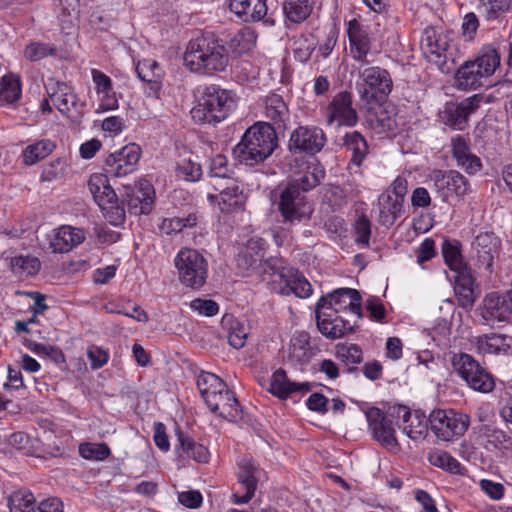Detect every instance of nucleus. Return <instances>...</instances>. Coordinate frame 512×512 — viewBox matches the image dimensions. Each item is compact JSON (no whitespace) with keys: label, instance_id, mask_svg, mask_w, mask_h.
Masks as SVG:
<instances>
[{"label":"nucleus","instance_id":"obj_50","mask_svg":"<svg viewBox=\"0 0 512 512\" xmlns=\"http://www.w3.org/2000/svg\"><path fill=\"white\" fill-rule=\"evenodd\" d=\"M178 441L182 452L189 458H192L199 463H207L210 457V453L204 445L197 443L190 436L178 432Z\"/></svg>","mask_w":512,"mask_h":512},{"label":"nucleus","instance_id":"obj_59","mask_svg":"<svg viewBox=\"0 0 512 512\" xmlns=\"http://www.w3.org/2000/svg\"><path fill=\"white\" fill-rule=\"evenodd\" d=\"M79 454L87 460L104 461L110 456L111 450L106 443H82Z\"/></svg>","mask_w":512,"mask_h":512},{"label":"nucleus","instance_id":"obj_56","mask_svg":"<svg viewBox=\"0 0 512 512\" xmlns=\"http://www.w3.org/2000/svg\"><path fill=\"white\" fill-rule=\"evenodd\" d=\"M21 96V85L18 76L10 73L4 75L0 81V101L12 104Z\"/></svg>","mask_w":512,"mask_h":512},{"label":"nucleus","instance_id":"obj_29","mask_svg":"<svg viewBox=\"0 0 512 512\" xmlns=\"http://www.w3.org/2000/svg\"><path fill=\"white\" fill-rule=\"evenodd\" d=\"M267 242L260 237H251L237 255L236 264L239 269L250 270L262 263Z\"/></svg>","mask_w":512,"mask_h":512},{"label":"nucleus","instance_id":"obj_38","mask_svg":"<svg viewBox=\"0 0 512 512\" xmlns=\"http://www.w3.org/2000/svg\"><path fill=\"white\" fill-rule=\"evenodd\" d=\"M308 382L296 383L291 382L282 368L277 369L270 381L269 391L280 399H286L289 395L296 392H307L310 390Z\"/></svg>","mask_w":512,"mask_h":512},{"label":"nucleus","instance_id":"obj_17","mask_svg":"<svg viewBox=\"0 0 512 512\" xmlns=\"http://www.w3.org/2000/svg\"><path fill=\"white\" fill-rule=\"evenodd\" d=\"M358 114L353 107V97L348 91L338 92L326 108V123L338 126L354 127L358 122Z\"/></svg>","mask_w":512,"mask_h":512},{"label":"nucleus","instance_id":"obj_2","mask_svg":"<svg viewBox=\"0 0 512 512\" xmlns=\"http://www.w3.org/2000/svg\"><path fill=\"white\" fill-rule=\"evenodd\" d=\"M277 146L275 128L269 122H256L245 131L233 153L240 163L255 166L268 159Z\"/></svg>","mask_w":512,"mask_h":512},{"label":"nucleus","instance_id":"obj_14","mask_svg":"<svg viewBox=\"0 0 512 512\" xmlns=\"http://www.w3.org/2000/svg\"><path fill=\"white\" fill-rule=\"evenodd\" d=\"M327 297H321L316 303L315 317L317 328L328 339L335 340L353 331V325L332 311H325Z\"/></svg>","mask_w":512,"mask_h":512},{"label":"nucleus","instance_id":"obj_24","mask_svg":"<svg viewBox=\"0 0 512 512\" xmlns=\"http://www.w3.org/2000/svg\"><path fill=\"white\" fill-rule=\"evenodd\" d=\"M396 416L402 419L399 428L412 440L424 439L430 428L428 417L425 412L418 409L413 412L404 405L394 408Z\"/></svg>","mask_w":512,"mask_h":512},{"label":"nucleus","instance_id":"obj_12","mask_svg":"<svg viewBox=\"0 0 512 512\" xmlns=\"http://www.w3.org/2000/svg\"><path fill=\"white\" fill-rule=\"evenodd\" d=\"M324 131L317 126H298L290 135L288 149L291 153H305L313 156L326 144Z\"/></svg>","mask_w":512,"mask_h":512},{"label":"nucleus","instance_id":"obj_40","mask_svg":"<svg viewBox=\"0 0 512 512\" xmlns=\"http://www.w3.org/2000/svg\"><path fill=\"white\" fill-rule=\"evenodd\" d=\"M260 266V277L262 282L266 283L270 290L273 291L274 286L282 284L287 272L291 267L283 266L282 259L277 257H269L265 261L262 260Z\"/></svg>","mask_w":512,"mask_h":512},{"label":"nucleus","instance_id":"obj_54","mask_svg":"<svg viewBox=\"0 0 512 512\" xmlns=\"http://www.w3.org/2000/svg\"><path fill=\"white\" fill-rule=\"evenodd\" d=\"M10 512H34L36 502L34 495L27 489L14 491L8 497Z\"/></svg>","mask_w":512,"mask_h":512},{"label":"nucleus","instance_id":"obj_21","mask_svg":"<svg viewBox=\"0 0 512 512\" xmlns=\"http://www.w3.org/2000/svg\"><path fill=\"white\" fill-rule=\"evenodd\" d=\"M327 304L325 311H332L334 314L349 311L357 319L362 317L361 295L358 290L353 288H338L327 293Z\"/></svg>","mask_w":512,"mask_h":512},{"label":"nucleus","instance_id":"obj_37","mask_svg":"<svg viewBox=\"0 0 512 512\" xmlns=\"http://www.w3.org/2000/svg\"><path fill=\"white\" fill-rule=\"evenodd\" d=\"M377 209L378 223L383 226L390 227L401 216L403 212V203L394 199L390 194V190L387 189L379 195Z\"/></svg>","mask_w":512,"mask_h":512},{"label":"nucleus","instance_id":"obj_11","mask_svg":"<svg viewBox=\"0 0 512 512\" xmlns=\"http://www.w3.org/2000/svg\"><path fill=\"white\" fill-rule=\"evenodd\" d=\"M365 416L372 438L389 451H399L392 419L374 406L367 409Z\"/></svg>","mask_w":512,"mask_h":512},{"label":"nucleus","instance_id":"obj_13","mask_svg":"<svg viewBox=\"0 0 512 512\" xmlns=\"http://www.w3.org/2000/svg\"><path fill=\"white\" fill-rule=\"evenodd\" d=\"M482 102V96L473 95L460 102H448L440 114L444 125L453 130L463 131L468 126L469 117L475 113Z\"/></svg>","mask_w":512,"mask_h":512},{"label":"nucleus","instance_id":"obj_31","mask_svg":"<svg viewBox=\"0 0 512 512\" xmlns=\"http://www.w3.org/2000/svg\"><path fill=\"white\" fill-rule=\"evenodd\" d=\"M283 283L273 287V291L283 296L294 294L299 298H308L312 294V286L297 269L290 268Z\"/></svg>","mask_w":512,"mask_h":512},{"label":"nucleus","instance_id":"obj_41","mask_svg":"<svg viewBox=\"0 0 512 512\" xmlns=\"http://www.w3.org/2000/svg\"><path fill=\"white\" fill-rule=\"evenodd\" d=\"M454 79L458 89L471 90L481 87L485 78L472 63V60H467L458 68Z\"/></svg>","mask_w":512,"mask_h":512},{"label":"nucleus","instance_id":"obj_39","mask_svg":"<svg viewBox=\"0 0 512 512\" xmlns=\"http://www.w3.org/2000/svg\"><path fill=\"white\" fill-rule=\"evenodd\" d=\"M313 355L309 333L306 331L296 332L290 341L289 359L295 365H304L309 363Z\"/></svg>","mask_w":512,"mask_h":512},{"label":"nucleus","instance_id":"obj_52","mask_svg":"<svg viewBox=\"0 0 512 512\" xmlns=\"http://www.w3.org/2000/svg\"><path fill=\"white\" fill-rule=\"evenodd\" d=\"M512 0H479L477 10L487 21L499 19L510 10Z\"/></svg>","mask_w":512,"mask_h":512},{"label":"nucleus","instance_id":"obj_19","mask_svg":"<svg viewBox=\"0 0 512 512\" xmlns=\"http://www.w3.org/2000/svg\"><path fill=\"white\" fill-rule=\"evenodd\" d=\"M449 147L451 156L459 168L469 175H475L481 171L482 161L472 152L469 137L457 134L451 137Z\"/></svg>","mask_w":512,"mask_h":512},{"label":"nucleus","instance_id":"obj_53","mask_svg":"<svg viewBox=\"0 0 512 512\" xmlns=\"http://www.w3.org/2000/svg\"><path fill=\"white\" fill-rule=\"evenodd\" d=\"M429 462L451 474L463 475L465 468L447 451L439 450L429 455Z\"/></svg>","mask_w":512,"mask_h":512},{"label":"nucleus","instance_id":"obj_51","mask_svg":"<svg viewBox=\"0 0 512 512\" xmlns=\"http://www.w3.org/2000/svg\"><path fill=\"white\" fill-rule=\"evenodd\" d=\"M367 122L370 129L378 135L393 132L397 128L396 119L384 109L369 114Z\"/></svg>","mask_w":512,"mask_h":512},{"label":"nucleus","instance_id":"obj_43","mask_svg":"<svg viewBox=\"0 0 512 512\" xmlns=\"http://www.w3.org/2000/svg\"><path fill=\"white\" fill-rule=\"evenodd\" d=\"M343 146L351 152L350 162L361 166L369 152V146L364 136L358 131L348 132L343 136Z\"/></svg>","mask_w":512,"mask_h":512},{"label":"nucleus","instance_id":"obj_49","mask_svg":"<svg viewBox=\"0 0 512 512\" xmlns=\"http://www.w3.org/2000/svg\"><path fill=\"white\" fill-rule=\"evenodd\" d=\"M336 358L346 366V373H354L358 371L355 365L363 361V352L357 344L338 345Z\"/></svg>","mask_w":512,"mask_h":512},{"label":"nucleus","instance_id":"obj_44","mask_svg":"<svg viewBox=\"0 0 512 512\" xmlns=\"http://www.w3.org/2000/svg\"><path fill=\"white\" fill-rule=\"evenodd\" d=\"M135 70L139 79L150 84L151 89L155 91L160 89L164 70L157 61L153 59L140 60L137 62Z\"/></svg>","mask_w":512,"mask_h":512},{"label":"nucleus","instance_id":"obj_34","mask_svg":"<svg viewBox=\"0 0 512 512\" xmlns=\"http://www.w3.org/2000/svg\"><path fill=\"white\" fill-rule=\"evenodd\" d=\"M264 114L271 121V125L277 130H284L290 120V112L282 96L272 93L265 98Z\"/></svg>","mask_w":512,"mask_h":512},{"label":"nucleus","instance_id":"obj_55","mask_svg":"<svg viewBox=\"0 0 512 512\" xmlns=\"http://www.w3.org/2000/svg\"><path fill=\"white\" fill-rule=\"evenodd\" d=\"M316 49L312 35L300 34L293 38V56L300 63H307Z\"/></svg>","mask_w":512,"mask_h":512},{"label":"nucleus","instance_id":"obj_25","mask_svg":"<svg viewBox=\"0 0 512 512\" xmlns=\"http://www.w3.org/2000/svg\"><path fill=\"white\" fill-rule=\"evenodd\" d=\"M205 403L212 413L225 420L236 422L242 418V409L238 399L228 387L226 391L217 393L211 401L205 400Z\"/></svg>","mask_w":512,"mask_h":512},{"label":"nucleus","instance_id":"obj_57","mask_svg":"<svg viewBox=\"0 0 512 512\" xmlns=\"http://www.w3.org/2000/svg\"><path fill=\"white\" fill-rule=\"evenodd\" d=\"M257 36L250 28L239 30L229 41L232 52L243 54L250 51L256 44Z\"/></svg>","mask_w":512,"mask_h":512},{"label":"nucleus","instance_id":"obj_9","mask_svg":"<svg viewBox=\"0 0 512 512\" xmlns=\"http://www.w3.org/2000/svg\"><path fill=\"white\" fill-rule=\"evenodd\" d=\"M430 429L442 441L463 436L468 430L471 418L468 414L454 409H434L428 416Z\"/></svg>","mask_w":512,"mask_h":512},{"label":"nucleus","instance_id":"obj_47","mask_svg":"<svg viewBox=\"0 0 512 512\" xmlns=\"http://www.w3.org/2000/svg\"><path fill=\"white\" fill-rule=\"evenodd\" d=\"M55 148L56 144L50 139H41L30 144L23 151V163L32 166L49 156Z\"/></svg>","mask_w":512,"mask_h":512},{"label":"nucleus","instance_id":"obj_58","mask_svg":"<svg viewBox=\"0 0 512 512\" xmlns=\"http://www.w3.org/2000/svg\"><path fill=\"white\" fill-rule=\"evenodd\" d=\"M176 174L189 182L198 181L202 176V167L200 163L192 160L191 158H184L177 162Z\"/></svg>","mask_w":512,"mask_h":512},{"label":"nucleus","instance_id":"obj_8","mask_svg":"<svg viewBox=\"0 0 512 512\" xmlns=\"http://www.w3.org/2000/svg\"><path fill=\"white\" fill-rule=\"evenodd\" d=\"M174 264L178 271L179 281L185 287L200 289L206 283L208 261L198 250L181 249L174 259Z\"/></svg>","mask_w":512,"mask_h":512},{"label":"nucleus","instance_id":"obj_3","mask_svg":"<svg viewBox=\"0 0 512 512\" xmlns=\"http://www.w3.org/2000/svg\"><path fill=\"white\" fill-rule=\"evenodd\" d=\"M235 108L234 93L212 84L204 88L197 106L191 110V115L196 123L215 126L228 118Z\"/></svg>","mask_w":512,"mask_h":512},{"label":"nucleus","instance_id":"obj_62","mask_svg":"<svg viewBox=\"0 0 512 512\" xmlns=\"http://www.w3.org/2000/svg\"><path fill=\"white\" fill-rule=\"evenodd\" d=\"M247 335L244 324L240 323L238 320L231 319L227 336L229 344L235 349H240L244 347Z\"/></svg>","mask_w":512,"mask_h":512},{"label":"nucleus","instance_id":"obj_32","mask_svg":"<svg viewBox=\"0 0 512 512\" xmlns=\"http://www.w3.org/2000/svg\"><path fill=\"white\" fill-rule=\"evenodd\" d=\"M211 202H217L223 213H231L244 207L246 196L238 184L232 182L230 185L219 190L217 195H209Z\"/></svg>","mask_w":512,"mask_h":512},{"label":"nucleus","instance_id":"obj_15","mask_svg":"<svg viewBox=\"0 0 512 512\" xmlns=\"http://www.w3.org/2000/svg\"><path fill=\"white\" fill-rule=\"evenodd\" d=\"M431 181L443 201L453 196L462 198L470 191L469 181L457 170H434Z\"/></svg>","mask_w":512,"mask_h":512},{"label":"nucleus","instance_id":"obj_36","mask_svg":"<svg viewBox=\"0 0 512 512\" xmlns=\"http://www.w3.org/2000/svg\"><path fill=\"white\" fill-rule=\"evenodd\" d=\"M481 431L486 451L501 457L507 455L512 444V437L508 433L489 425H484Z\"/></svg>","mask_w":512,"mask_h":512},{"label":"nucleus","instance_id":"obj_16","mask_svg":"<svg viewBox=\"0 0 512 512\" xmlns=\"http://www.w3.org/2000/svg\"><path fill=\"white\" fill-rule=\"evenodd\" d=\"M141 152L140 146L136 143L125 145L105 159V172L113 177H123L134 172Z\"/></svg>","mask_w":512,"mask_h":512},{"label":"nucleus","instance_id":"obj_26","mask_svg":"<svg viewBox=\"0 0 512 512\" xmlns=\"http://www.w3.org/2000/svg\"><path fill=\"white\" fill-rule=\"evenodd\" d=\"M477 352L482 355H512V336L499 333L483 334L475 338Z\"/></svg>","mask_w":512,"mask_h":512},{"label":"nucleus","instance_id":"obj_5","mask_svg":"<svg viewBox=\"0 0 512 512\" xmlns=\"http://www.w3.org/2000/svg\"><path fill=\"white\" fill-rule=\"evenodd\" d=\"M272 205L283 225H295L310 218L306 196L295 184H281L274 190Z\"/></svg>","mask_w":512,"mask_h":512},{"label":"nucleus","instance_id":"obj_48","mask_svg":"<svg viewBox=\"0 0 512 512\" xmlns=\"http://www.w3.org/2000/svg\"><path fill=\"white\" fill-rule=\"evenodd\" d=\"M197 386L204 401H210L221 391H226L227 384L216 374L202 372L197 379Z\"/></svg>","mask_w":512,"mask_h":512},{"label":"nucleus","instance_id":"obj_61","mask_svg":"<svg viewBox=\"0 0 512 512\" xmlns=\"http://www.w3.org/2000/svg\"><path fill=\"white\" fill-rule=\"evenodd\" d=\"M24 57L31 61H40L48 55H54L56 48L46 43L31 42L24 49Z\"/></svg>","mask_w":512,"mask_h":512},{"label":"nucleus","instance_id":"obj_1","mask_svg":"<svg viewBox=\"0 0 512 512\" xmlns=\"http://www.w3.org/2000/svg\"><path fill=\"white\" fill-rule=\"evenodd\" d=\"M183 60L192 72L213 74L225 70L229 63V50L226 41L206 31L189 41Z\"/></svg>","mask_w":512,"mask_h":512},{"label":"nucleus","instance_id":"obj_30","mask_svg":"<svg viewBox=\"0 0 512 512\" xmlns=\"http://www.w3.org/2000/svg\"><path fill=\"white\" fill-rule=\"evenodd\" d=\"M267 0H230L229 8L239 20L253 23L263 20L267 15Z\"/></svg>","mask_w":512,"mask_h":512},{"label":"nucleus","instance_id":"obj_64","mask_svg":"<svg viewBox=\"0 0 512 512\" xmlns=\"http://www.w3.org/2000/svg\"><path fill=\"white\" fill-rule=\"evenodd\" d=\"M190 308L206 317L215 316L219 312L218 303L211 299L196 298L190 302Z\"/></svg>","mask_w":512,"mask_h":512},{"label":"nucleus","instance_id":"obj_46","mask_svg":"<svg viewBox=\"0 0 512 512\" xmlns=\"http://www.w3.org/2000/svg\"><path fill=\"white\" fill-rule=\"evenodd\" d=\"M476 68L481 72L484 78L491 76L500 65V55L497 50L490 45L484 46L477 57L472 60Z\"/></svg>","mask_w":512,"mask_h":512},{"label":"nucleus","instance_id":"obj_23","mask_svg":"<svg viewBox=\"0 0 512 512\" xmlns=\"http://www.w3.org/2000/svg\"><path fill=\"white\" fill-rule=\"evenodd\" d=\"M45 88L49 98L63 115H68L71 110L78 113L82 111L84 103L79 101L77 95L66 83L49 79Z\"/></svg>","mask_w":512,"mask_h":512},{"label":"nucleus","instance_id":"obj_18","mask_svg":"<svg viewBox=\"0 0 512 512\" xmlns=\"http://www.w3.org/2000/svg\"><path fill=\"white\" fill-rule=\"evenodd\" d=\"M420 47L428 61L443 71L449 47L447 36L439 33L434 27L428 26L422 32Z\"/></svg>","mask_w":512,"mask_h":512},{"label":"nucleus","instance_id":"obj_28","mask_svg":"<svg viewBox=\"0 0 512 512\" xmlns=\"http://www.w3.org/2000/svg\"><path fill=\"white\" fill-rule=\"evenodd\" d=\"M85 240V232L81 228L62 225L53 230L50 248L54 253H67Z\"/></svg>","mask_w":512,"mask_h":512},{"label":"nucleus","instance_id":"obj_4","mask_svg":"<svg viewBox=\"0 0 512 512\" xmlns=\"http://www.w3.org/2000/svg\"><path fill=\"white\" fill-rule=\"evenodd\" d=\"M355 71V89L362 102L380 105L387 100L393 88V81L386 69L363 64L357 66Z\"/></svg>","mask_w":512,"mask_h":512},{"label":"nucleus","instance_id":"obj_63","mask_svg":"<svg viewBox=\"0 0 512 512\" xmlns=\"http://www.w3.org/2000/svg\"><path fill=\"white\" fill-rule=\"evenodd\" d=\"M66 170V162L62 158H58L47 163L42 170L41 180L43 182H52L61 178Z\"/></svg>","mask_w":512,"mask_h":512},{"label":"nucleus","instance_id":"obj_42","mask_svg":"<svg viewBox=\"0 0 512 512\" xmlns=\"http://www.w3.org/2000/svg\"><path fill=\"white\" fill-rule=\"evenodd\" d=\"M325 177L324 167L317 162H308L299 178L289 181L287 184H295L303 194L318 186Z\"/></svg>","mask_w":512,"mask_h":512},{"label":"nucleus","instance_id":"obj_33","mask_svg":"<svg viewBox=\"0 0 512 512\" xmlns=\"http://www.w3.org/2000/svg\"><path fill=\"white\" fill-rule=\"evenodd\" d=\"M455 273L454 291L458 305L464 309H470L476 300L474 290L475 279L472 275L471 269L468 267Z\"/></svg>","mask_w":512,"mask_h":512},{"label":"nucleus","instance_id":"obj_6","mask_svg":"<svg viewBox=\"0 0 512 512\" xmlns=\"http://www.w3.org/2000/svg\"><path fill=\"white\" fill-rule=\"evenodd\" d=\"M450 363L453 372L473 391L488 394L495 389V377L472 355L465 352L453 353Z\"/></svg>","mask_w":512,"mask_h":512},{"label":"nucleus","instance_id":"obj_45","mask_svg":"<svg viewBox=\"0 0 512 512\" xmlns=\"http://www.w3.org/2000/svg\"><path fill=\"white\" fill-rule=\"evenodd\" d=\"M441 253L445 264L450 270L457 272L464 268H468L463 261L461 253V243L455 239L444 238L441 245Z\"/></svg>","mask_w":512,"mask_h":512},{"label":"nucleus","instance_id":"obj_10","mask_svg":"<svg viewBox=\"0 0 512 512\" xmlns=\"http://www.w3.org/2000/svg\"><path fill=\"white\" fill-rule=\"evenodd\" d=\"M121 196L134 215L149 214L155 202V190L147 179L141 178L133 183L123 184Z\"/></svg>","mask_w":512,"mask_h":512},{"label":"nucleus","instance_id":"obj_20","mask_svg":"<svg viewBox=\"0 0 512 512\" xmlns=\"http://www.w3.org/2000/svg\"><path fill=\"white\" fill-rule=\"evenodd\" d=\"M347 34L350 56L359 62V65L369 64L367 57L372 47V38L368 27L352 19L348 22Z\"/></svg>","mask_w":512,"mask_h":512},{"label":"nucleus","instance_id":"obj_22","mask_svg":"<svg viewBox=\"0 0 512 512\" xmlns=\"http://www.w3.org/2000/svg\"><path fill=\"white\" fill-rule=\"evenodd\" d=\"M472 249L476 253L479 267L491 273L493 262L501 251V239L494 232H481L472 242Z\"/></svg>","mask_w":512,"mask_h":512},{"label":"nucleus","instance_id":"obj_27","mask_svg":"<svg viewBox=\"0 0 512 512\" xmlns=\"http://www.w3.org/2000/svg\"><path fill=\"white\" fill-rule=\"evenodd\" d=\"M257 468L251 461L245 460L241 463L238 472L239 489L233 493L236 504H246L254 496L257 488Z\"/></svg>","mask_w":512,"mask_h":512},{"label":"nucleus","instance_id":"obj_60","mask_svg":"<svg viewBox=\"0 0 512 512\" xmlns=\"http://www.w3.org/2000/svg\"><path fill=\"white\" fill-rule=\"evenodd\" d=\"M13 272L26 275H35L41 267L38 258L32 256H16L11 259Z\"/></svg>","mask_w":512,"mask_h":512},{"label":"nucleus","instance_id":"obj_35","mask_svg":"<svg viewBox=\"0 0 512 512\" xmlns=\"http://www.w3.org/2000/svg\"><path fill=\"white\" fill-rule=\"evenodd\" d=\"M316 0H283L282 11L284 23L287 28L291 24H301L306 21L313 12Z\"/></svg>","mask_w":512,"mask_h":512},{"label":"nucleus","instance_id":"obj_7","mask_svg":"<svg viewBox=\"0 0 512 512\" xmlns=\"http://www.w3.org/2000/svg\"><path fill=\"white\" fill-rule=\"evenodd\" d=\"M88 187L105 219L113 226H121L126 219L125 207L123 201H120L109 184L107 176L102 174L91 175Z\"/></svg>","mask_w":512,"mask_h":512}]
</instances>
